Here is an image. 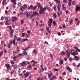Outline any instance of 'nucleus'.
Returning <instances> with one entry per match:
<instances>
[{"label":"nucleus","mask_w":80,"mask_h":80,"mask_svg":"<svg viewBox=\"0 0 80 80\" xmlns=\"http://www.w3.org/2000/svg\"><path fill=\"white\" fill-rule=\"evenodd\" d=\"M73 22V19H71L70 21L69 22L70 24H71L72 23V22Z\"/></svg>","instance_id":"nucleus-29"},{"label":"nucleus","mask_w":80,"mask_h":80,"mask_svg":"<svg viewBox=\"0 0 80 80\" xmlns=\"http://www.w3.org/2000/svg\"><path fill=\"white\" fill-rule=\"evenodd\" d=\"M13 41H11L9 43V45H12V44L13 43Z\"/></svg>","instance_id":"nucleus-40"},{"label":"nucleus","mask_w":80,"mask_h":80,"mask_svg":"<svg viewBox=\"0 0 80 80\" xmlns=\"http://www.w3.org/2000/svg\"><path fill=\"white\" fill-rule=\"evenodd\" d=\"M27 65V63L25 62H22V63H20L19 64L18 66L19 67H24Z\"/></svg>","instance_id":"nucleus-5"},{"label":"nucleus","mask_w":80,"mask_h":80,"mask_svg":"<svg viewBox=\"0 0 80 80\" xmlns=\"http://www.w3.org/2000/svg\"><path fill=\"white\" fill-rule=\"evenodd\" d=\"M32 10L33 11L37 10V7L34 6L33 8H32Z\"/></svg>","instance_id":"nucleus-22"},{"label":"nucleus","mask_w":80,"mask_h":80,"mask_svg":"<svg viewBox=\"0 0 80 80\" xmlns=\"http://www.w3.org/2000/svg\"><path fill=\"white\" fill-rule=\"evenodd\" d=\"M74 58L75 59H77V60H79V58H78V57L76 56H75Z\"/></svg>","instance_id":"nucleus-33"},{"label":"nucleus","mask_w":80,"mask_h":80,"mask_svg":"<svg viewBox=\"0 0 80 80\" xmlns=\"http://www.w3.org/2000/svg\"><path fill=\"white\" fill-rule=\"evenodd\" d=\"M28 67H29V68H30V69H32V65H31V64H30L29 65V66Z\"/></svg>","instance_id":"nucleus-50"},{"label":"nucleus","mask_w":80,"mask_h":80,"mask_svg":"<svg viewBox=\"0 0 80 80\" xmlns=\"http://www.w3.org/2000/svg\"><path fill=\"white\" fill-rule=\"evenodd\" d=\"M80 63H79L78 65L77 66V67H78V68L79 67H80Z\"/></svg>","instance_id":"nucleus-59"},{"label":"nucleus","mask_w":80,"mask_h":80,"mask_svg":"<svg viewBox=\"0 0 80 80\" xmlns=\"http://www.w3.org/2000/svg\"><path fill=\"white\" fill-rule=\"evenodd\" d=\"M57 14H58V16H60V13L58 12H57Z\"/></svg>","instance_id":"nucleus-62"},{"label":"nucleus","mask_w":80,"mask_h":80,"mask_svg":"<svg viewBox=\"0 0 80 80\" xmlns=\"http://www.w3.org/2000/svg\"><path fill=\"white\" fill-rule=\"evenodd\" d=\"M6 25H10V19L9 18H6Z\"/></svg>","instance_id":"nucleus-2"},{"label":"nucleus","mask_w":80,"mask_h":80,"mask_svg":"<svg viewBox=\"0 0 80 80\" xmlns=\"http://www.w3.org/2000/svg\"><path fill=\"white\" fill-rule=\"evenodd\" d=\"M29 74L30 73L29 72H27L23 74L22 75V78H27V77L29 75Z\"/></svg>","instance_id":"nucleus-4"},{"label":"nucleus","mask_w":80,"mask_h":80,"mask_svg":"<svg viewBox=\"0 0 80 80\" xmlns=\"http://www.w3.org/2000/svg\"><path fill=\"white\" fill-rule=\"evenodd\" d=\"M26 15H27V17H28H28H29L30 15V13L28 12H26Z\"/></svg>","instance_id":"nucleus-16"},{"label":"nucleus","mask_w":80,"mask_h":80,"mask_svg":"<svg viewBox=\"0 0 80 80\" xmlns=\"http://www.w3.org/2000/svg\"><path fill=\"white\" fill-rule=\"evenodd\" d=\"M50 58H51V59H52L53 58V55L52 54H51L50 55Z\"/></svg>","instance_id":"nucleus-36"},{"label":"nucleus","mask_w":80,"mask_h":80,"mask_svg":"<svg viewBox=\"0 0 80 80\" xmlns=\"http://www.w3.org/2000/svg\"><path fill=\"white\" fill-rule=\"evenodd\" d=\"M58 35L59 36H60V35H61V33H60V32H58Z\"/></svg>","instance_id":"nucleus-53"},{"label":"nucleus","mask_w":80,"mask_h":80,"mask_svg":"<svg viewBox=\"0 0 80 80\" xmlns=\"http://www.w3.org/2000/svg\"><path fill=\"white\" fill-rule=\"evenodd\" d=\"M30 36V34H28L26 35V37H27V38H29Z\"/></svg>","instance_id":"nucleus-24"},{"label":"nucleus","mask_w":80,"mask_h":80,"mask_svg":"<svg viewBox=\"0 0 80 80\" xmlns=\"http://www.w3.org/2000/svg\"><path fill=\"white\" fill-rule=\"evenodd\" d=\"M56 78V76H54L52 78H50L51 80H53V79H55Z\"/></svg>","instance_id":"nucleus-26"},{"label":"nucleus","mask_w":80,"mask_h":80,"mask_svg":"<svg viewBox=\"0 0 80 80\" xmlns=\"http://www.w3.org/2000/svg\"><path fill=\"white\" fill-rule=\"evenodd\" d=\"M57 5H58V11H60V7H61V5H60V4H58L57 3H56Z\"/></svg>","instance_id":"nucleus-13"},{"label":"nucleus","mask_w":80,"mask_h":80,"mask_svg":"<svg viewBox=\"0 0 80 80\" xmlns=\"http://www.w3.org/2000/svg\"><path fill=\"white\" fill-rule=\"evenodd\" d=\"M71 2H69V3H68L69 7H70V6H71Z\"/></svg>","instance_id":"nucleus-51"},{"label":"nucleus","mask_w":80,"mask_h":80,"mask_svg":"<svg viewBox=\"0 0 80 80\" xmlns=\"http://www.w3.org/2000/svg\"><path fill=\"white\" fill-rule=\"evenodd\" d=\"M69 60L70 62H72V58H71V57H70V58H69Z\"/></svg>","instance_id":"nucleus-49"},{"label":"nucleus","mask_w":80,"mask_h":80,"mask_svg":"<svg viewBox=\"0 0 80 80\" xmlns=\"http://www.w3.org/2000/svg\"><path fill=\"white\" fill-rule=\"evenodd\" d=\"M37 5L38 6V8H40L41 7H42V6H41V4L40 3H38Z\"/></svg>","instance_id":"nucleus-25"},{"label":"nucleus","mask_w":80,"mask_h":80,"mask_svg":"<svg viewBox=\"0 0 80 80\" xmlns=\"http://www.w3.org/2000/svg\"><path fill=\"white\" fill-rule=\"evenodd\" d=\"M21 40H22V39L20 38H19L17 39V41H21Z\"/></svg>","instance_id":"nucleus-32"},{"label":"nucleus","mask_w":80,"mask_h":80,"mask_svg":"<svg viewBox=\"0 0 80 80\" xmlns=\"http://www.w3.org/2000/svg\"><path fill=\"white\" fill-rule=\"evenodd\" d=\"M43 71H44V68H41L40 71L41 72H43Z\"/></svg>","instance_id":"nucleus-31"},{"label":"nucleus","mask_w":80,"mask_h":80,"mask_svg":"<svg viewBox=\"0 0 80 80\" xmlns=\"http://www.w3.org/2000/svg\"><path fill=\"white\" fill-rule=\"evenodd\" d=\"M5 66L6 68H7V70H9L10 68V64H5Z\"/></svg>","instance_id":"nucleus-9"},{"label":"nucleus","mask_w":80,"mask_h":80,"mask_svg":"<svg viewBox=\"0 0 80 80\" xmlns=\"http://www.w3.org/2000/svg\"><path fill=\"white\" fill-rule=\"evenodd\" d=\"M72 5H75L76 3L74 1H72Z\"/></svg>","instance_id":"nucleus-38"},{"label":"nucleus","mask_w":80,"mask_h":80,"mask_svg":"<svg viewBox=\"0 0 80 80\" xmlns=\"http://www.w3.org/2000/svg\"><path fill=\"white\" fill-rule=\"evenodd\" d=\"M27 5H24V6H22L20 7V9L22 12H23L24 11H25V8H28V9H29L30 8L31 10L33 8V5H30V7H28Z\"/></svg>","instance_id":"nucleus-1"},{"label":"nucleus","mask_w":80,"mask_h":80,"mask_svg":"<svg viewBox=\"0 0 80 80\" xmlns=\"http://www.w3.org/2000/svg\"><path fill=\"white\" fill-rule=\"evenodd\" d=\"M66 68L67 70L69 71L70 72H72V69L70 68L69 66L66 67Z\"/></svg>","instance_id":"nucleus-11"},{"label":"nucleus","mask_w":80,"mask_h":80,"mask_svg":"<svg viewBox=\"0 0 80 80\" xmlns=\"http://www.w3.org/2000/svg\"><path fill=\"white\" fill-rule=\"evenodd\" d=\"M65 52L63 51H62L61 52V55H65Z\"/></svg>","instance_id":"nucleus-23"},{"label":"nucleus","mask_w":80,"mask_h":80,"mask_svg":"<svg viewBox=\"0 0 80 80\" xmlns=\"http://www.w3.org/2000/svg\"><path fill=\"white\" fill-rule=\"evenodd\" d=\"M63 63V61H61L60 62V65H62Z\"/></svg>","instance_id":"nucleus-34"},{"label":"nucleus","mask_w":80,"mask_h":80,"mask_svg":"<svg viewBox=\"0 0 80 80\" xmlns=\"http://www.w3.org/2000/svg\"><path fill=\"white\" fill-rule=\"evenodd\" d=\"M46 8H48V6H46L45 7H44V11L45 10V9H46Z\"/></svg>","instance_id":"nucleus-35"},{"label":"nucleus","mask_w":80,"mask_h":80,"mask_svg":"<svg viewBox=\"0 0 80 80\" xmlns=\"http://www.w3.org/2000/svg\"><path fill=\"white\" fill-rule=\"evenodd\" d=\"M3 51H1L0 53V57H1L2 55H3Z\"/></svg>","instance_id":"nucleus-27"},{"label":"nucleus","mask_w":80,"mask_h":80,"mask_svg":"<svg viewBox=\"0 0 80 80\" xmlns=\"http://www.w3.org/2000/svg\"><path fill=\"white\" fill-rule=\"evenodd\" d=\"M5 42V41H1V44H2V45H3V44Z\"/></svg>","instance_id":"nucleus-37"},{"label":"nucleus","mask_w":80,"mask_h":80,"mask_svg":"<svg viewBox=\"0 0 80 80\" xmlns=\"http://www.w3.org/2000/svg\"><path fill=\"white\" fill-rule=\"evenodd\" d=\"M53 23L54 25L55 26L56 25V22H55V21H54L53 22Z\"/></svg>","instance_id":"nucleus-39"},{"label":"nucleus","mask_w":80,"mask_h":80,"mask_svg":"<svg viewBox=\"0 0 80 80\" xmlns=\"http://www.w3.org/2000/svg\"><path fill=\"white\" fill-rule=\"evenodd\" d=\"M5 14H6V15H8V11H7V10H5Z\"/></svg>","instance_id":"nucleus-45"},{"label":"nucleus","mask_w":80,"mask_h":80,"mask_svg":"<svg viewBox=\"0 0 80 80\" xmlns=\"http://www.w3.org/2000/svg\"><path fill=\"white\" fill-rule=\"evenodd\" d=\"M53 16H54V17L55 18H57V16L56 15V13H55L53 15Z\"/></svg>","instance_id":"nucleus-44"},{"label":"nucleus","mask_w":80,"mask_h":80,"mask_svg":"<svg viewBox=\"0 0 80 80\" xmlns=\"http://www.w3.org/2000/svg\"><path fill=\"white\" fill-rule=\"evenodd\" d=\"M77 50H78V52H80V50L79 49H78H78H77Z\"/></svg>","instance_id":"nucleus-64"},{"label":"nucleus","mask_w":80,"mask_h":80,"mask_svg":"<svg viewBox=\"0 0 80 80\" xmlns=\"http://www.w3.org/2000/svg\"><path fill=\"white\" fill-rule=\"evenodd\" d=\"M57 6H55L53 8L54 10H56Z\"/></svg>","instance_id":"nucleus-52"},{"label":"nucleus","mask_w":80,"mask_h":80,"mask_svg":"<svg viewBox=\"0 0 80 80\" xmlns=\"http://www.w3.org/2000/svg\"><path fill=\"white\" fill-rule=\"evenodd\" d=\"M12 3H13V5H16L17 2H16V1L15 0H11Z\"/></svg>","instance_id":"nucleus-15"},{"label":"nucleus","mask_w":80,"mask_h":80,"mask_svg":"<svg viewBox=\"0 0 80 80\" xmlns=\"http://www.w3.org/2000/svg\"><path fill=\"white\" fill-rule=\"evenodd\" d=\"M62 8L63 10H65V7H64V6L63 5H62Z\"/></svg>","instance_id":"nucleus-30"},{"label":"nucleus","mask_w":80,"mask_h":80,"mask_svg":"<svg viewBox=\"0 0 80 80\" xmlns=\"http://www.w3.org/2000/svg\"><path fill=\"white\" fill-rule=\"evenodd\" d=\"M18 6H20V5H21V3L20 2H18Z\"/></svg>","instance_id":"nucleus-55"},{"label":"nucleus","mask_w":80,"mask_h":80,"mask_svg":"<svg viewBox=\"0 0 80 80\" xmlns=\"http://www.w3.org/2000/svg\"><path fill=\"white\" fill-rule=\"evenodd\" d=\"M79 23H80V21H79L78 22L77 25H78Z\"/></svg>","instance_id":"nucleus-63"},{"label":"nucleus","mask_w":80,"mask_h":80,"mask_svg":"<svg viewBox=\"0 0 80 80\" xmlns=\"http://www.w3.org/2000/svg\"><path fill=\"white\" fill-rule=\"evenodd\" d=\"M13 68H15V69H16L17 68V65H15L13 67Z\"/></svg>","instance_id":"nucleus-28"},{"label":"nucleus","mask_w":80,"mask_h":80,"mask_svg":"<svg viewBox=\"0 0 80 80\" xmlns=\"http://www.w3.org/2000/svg\"><path fill=\"white\" fill-rule=\"evenodd\" d=\"M6 0H3L2 2V5H5V3L6 2Z\"/></svg>","instance_id":"nucleus-21"},{"label":"nucleus","mask_w":80,"mask_h":80,"mask_svg":"<svg viewBox=\"0 0 80 80\" xmlns=\"http://www.w3.org/2000/svg\"><path fill=\"white\" fill-rule=\"evenodd\" d=\"M38 22H37V21H36V26L37 27L38 26Z\"/></svg>","instance_id":"nucleus-54"},{"label":"nucleus","mask_w":80,"mask_h":80,"mask_svg":"<svg viewBox=\"0 0 80 80\" xmlns=\"http://www.w3.org/2000/svg\"><path fill=\"white\" fill-rule=\"evenodd\" d=\"M13 19L12 20V22H14V21L16 20L17 19V18L15 17H13L12 18Z\"/></svg>","instance_id":"nucleus-17"},{"label":"nucleus","mask_w":80,"mask_h":80,"mask_svg":"<svg viewBox=\"0 0 80 80\" xmlns=\"http://www.w3.org/2000/svg\"><path fill=\"white\" fill-rule=\"evenodd\" d=\"M54 71H56V72L58 71V69L54 68Z\"/></svg>","instance_id":"nucleus-42"},{"label":"nucleus","mask_w":80,"mask_h":80,"mask_svg":"<svg viewBox=\"0 0 80 80\" xmlns=\"http://www.w3.org/2000/svg\"><path fill=\"white\" fill-rule=\"evenodd\" d=\"M14 39L13 40V43L14 45H15V40L17 39V36H16V35H15L14 36Z\"/></svg>","instance_id":"nucleus-10"},{"label":"nucleus","mask_w":80,"mask_h":80,"mask_svg":"<svg viewBox=\"0 0 80 80\" xmlns=\"http://www.w3.org/2000/svg\"><path fill=\"white\" fill-rule=\"evenodd\" d=\"M11 64H14V63H15V62H13V61H11Z\"/></svg>","instance_id":"nucleus-46"},{"label":"nucleus","mask_w":80,"mask_h":80,"mask_svg":"<svg viewBox=\"0 0 80 80\" xmlns=\"http://www.w3.org/2000/svg\"><path fill=\"white\" fill-rule=\"evenodd\" d=\"M66 52H67V58H68L70 57V54L68 50H66Z\"/></svg>","instance_id":"nucleus-12"},{"label":"nucleus","mask_w":80,"mask_h":80,"mask_svg":"<svg viewBox=\"0 0 80 80\" xmlns=\"http://www.w3.org/2000/svg\"><path fill=\"white\" fill-rule=\"evenodd\" d=\"M23 22H24V21H23V20H22L21 21V24H23Z\"/></svg>","instance_id":"nucleus-43"},{"label":"nucleus","mask_w":80,"mask_h":80,"mask_svg":"<svg viewBox=\"0 0 80 80\" xmlns=\"http://www.w3.org/2000/svg\"><path fill=\"white\" fill-rule=\"evenodd\" d=\"M34 15H38V12H35L34 13Z\"/></svg>","instance_id":"nucleus-48"},{"label":"nucleus","mask_w":80,"mask_h":80,"mask_svg":"<svg viewBox=\"0 0 80 80\" xmlns=\"http://www.w3.org/2000/svg\"><path fill=\"white\" fill-rule=\"evenodd\" d=\"M23 40L24 42L26 41V40H28V39L27 38L24 39H23Z\"/></svg>","instance_id":"nucleus-41"},{"label":"nucleus","mask_w":80,"mask_h":80,"mask_svg":"<svg viewBox=\"0 0 80 80\" xmlns=\"http://www.w3.org/2000/svg\"><path fill=\"white\" fill-rule=\"evenodd\" d=\"M52 22L53 19L52 18L48 20V24L49 27H51V24H52Z\"/></svg>","instance_id":"nucleus-7"},{"label":"nucleus","mask_w":80,"mask_h":80,"mask_svg":"<svg viewBox=\"0 0 80 80\" xmlns=\"http://www.w3.org/2000/svg\"><path fill=\"white\" fill-rule=\"evenodd\" d=\"M32 53H34L35 54H37L38 52H37V51L34 49L32 51Z\"/></svg>","instance_id":"nucleus-18"},{"label":"nucleus","mask_w":80,"mask_h":80,"mask_svg":"<svg viewBox=\"0 0 80 80\" xmlns=\"http://www.w3.org/2000/svg\"><path fill=\"white\" fill-rule=\"evenodd\" d=\"M28 48H29V47L26 48L25 49L22 48V50H24L22 52L23 54L24 55H27V52L25 51V50H26V51H27V49H28Z\"/></svg>","instance_id":"nucleus-6"},{"label":"nucleus","mask_w":80,"mask_h":80,"mask_svg":"<svg viewBox=\"0 0 80 80\" xmlns=\"http://www.w3.org/2000/svg\"><path fill=\"white\" fill-rule=\"evenodd\" d=\"M27 33H28V34H29V33H30V31L29 30H28L27 31Z\"/></svg>","instance_id":"nucleus-61"},{"label":"nucleus","mask_w":80,"mask_h":80,"mask_svg":"<svg viewBox=\"0 0 80 80\" xmlns=\"http://www.w3.org/2000/svg\"><path fill=\"white\" fill-rule=\"evenodd\" d=\"M49 30V28L48 27H47L46 28V30L48 31Z\"/></svg>","instance_id":"nucleus-58"},{"label":"nucleus","mask_w":80,"mask_h":80,"mask_svg":"<svg viewBox=\"0 0 80 80\" xmlns=\"http://www.w3.org/2000/svg\"><path fill=\"white\" fill-rule=\"evenodd\" d=\"M44 12L45 10L44 9V8H42V6H41L39 11L40 14H43V13H44Z\"/></svg>","instance_id":"nucleus-3"},{"label":"nucleus","mask_w":80,"mask_h":80,"mask_svg":"<svg viewBox=\"0 0 80 80\" xmlns=\"http://www.w3.org/2000/svg\"><path fill=\"white\" fill-rule=\"evenodd\" d=\"M69 52L71 55H72L75 56L76 54H75V51H74V50L70 51Z\"/></svg>","instance_id":"nucleus-8"},{"label":"nucleus","mask_w":80,"mask_h":80,"mask_svg":"<svg viewBox=\"0 0 80 80\" xmlns=\"http://www.w3.org/2000/svg\"><path fill=\"white\" fill-rule=\"evenodd\" d=\"M1 19L2 20H3V19H4V18L3 17H2L1 18Z\"/></svg>","instance_id":"nucleus-56"},{"label":"nucleus","mask_w":80,"mask_h":80,"mask_svg":"<svg viewBox=\"0 0 80 80\" xmlns=\"http://www.w3.org/2000/svg\"><path fill=\"white\" fill-rule=\"evenodd\" d=\"M48 78H50L53 75V73H52V72H51L50 74H49V73H48Z\"/></svg>","instance_id":"nucleus-14"},{"label":"nucleus","mask_w":80,"mask_h":80,"mask_svg":"<svg viewBox=\"0 0 80 80\" xmlns=\"http://www.w3.org/2000/svg\"><path fill=\"white\" fill-rule=\"evenodd\" d=\"M62 74L63 75H66V73L65 72H63L62 73Z\"/></svg>","instance_id":"nucleus-57"},{"label":"nucleus","mask_w":80,"mask_h":80,"mask_svg":"<svg viewBox=\"0 0 80 80\" xmlns=\"http://www.w3.org/2000/svg\"><path fill=\"white\" fill-rule=\"evenodd\" d=\"M14 30L13 29L11 30V32H10V35L11 37H12V36H13V33Z\"/></svg>","instance_id":"nucleus-20"},{"label":"nucleus","mask_w":80,"mask_h":80,"mask_svg":"<svg viewBox=\"0 0 80 80\" xmlns=\"http://www.w3.org/2000/svg\"><path fill=\"white\" fill-rule=\"evenodd\" d=\"M17 56H15L14 57H13L12 58H13V59H15L16 58H17Z\"/></svg>","instance_id":"nucleus-47"},{"label":"nucleus","mask_w":80,"mask_h":80,"mask_svg":"<svg viewBox=\"0 0 80 80\" xmlns=\"http://www.w3.org/2000/svg\"><path fill=\"white\" fill-rule=\"evenodd\" d=\"M54 1L56 3H57L58 4H60V0H54Z\"/></svg>","instance_id":"nucleus-19"},{"label":"nucleus","mask_w":80,"mask_h":80,"mask_svg":"<svg viewBox=\"0 0 80 80\" xmlns=\"http://www.w3.org/2000/svg\"><path fill=\"white\" fill-rule=\"evenodd\" d=\"M18 50H17V52H20V49H19V47L17 48Z\"/></svg>","instance_id":"nucleus-60"}]
</instances>
